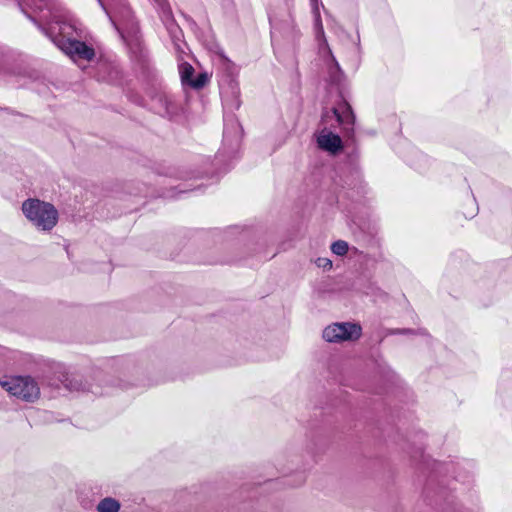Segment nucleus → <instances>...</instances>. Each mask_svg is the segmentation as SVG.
<instances>
[{
	"label": "nucleus",
	"mask_w": 512,
	"mask_h": 512,
	"mask_svg": "<svg viewBox=\"0 0 512 512\" xmlns=\"http://www.w3.org/2000/svg\"><path fill=\"white\" fill-rule=\"evenodd\" d=\"M24 215L38 228L51 230L58 221L56 208L47 202L38 199H28L22 204Z\"/></svg>",
	"instance_id": "f257e3e1"
},
{
	"label": "nucleus",
	"mask_w": 512,
	"mask_h": 512,
	"mask_svg": "<svg viewBox=\"0 0 512 512\" xmlns=\"http://www.w3.org/2000/svg\"><path fill=\"white\" fill-rule=\"evenodd\" d=\"M208 82V76L206 74H200L197 78L190 82L191 86L194 88H202Z\"/></svg>",
	"instance_id": "1a4fd4ad"
},
{
	"label": "nucleus",
	"mask_w": 512,
	"mask_h": 512,
	"mask_svg": "<svg viewBox=\"0 0 512 512\" xmlns=\"http://www.w3.org/2000/svg\"><path fill=\"white\" fill-rule=\"evenodd\" d=\"M333 112L336 115L337 120H338L339 123H344V122H348V121L352 122L353 121V115L350 112L349 108L346 109L345 115L339 114L337 109H333Z\"/></svg>",
	"instance_id": "9d476101"
},
{
	"label": "nucleus",
	"mask_w": 512,
	"mask_h": 512,
	"mask_svg": "<svg viewBox=\"0 0 512 512\" xmlns=\"http://www.w3.org/2000/svg\"><path fill=\"white\" fill-rule=\"evenodd\" d=\"M194 72V69L193 67L188 64V63H185L182 65L181 67V78H182V81H187L190 79V77L192 76Z\"/></svg>",
	"instance_id": "6e6552de"
},
{
	"label": "nucleus",
	"mask_w": 512,
	"mask_h": 512,
	"mask_svg": "<svg viewBox=\"0 0 512 512\" xmlns=\"http://www.w3.org/2000/svg\"><path fill=\"white\" fill-rule=\"evenodd\" d=\"M361 336V327L354 323H334L323 331L327 342H343L357 340Z\"/></svg>",
	"instance_id": "7ed1b4c3"
},
{
	"label": "nucleus",
	"mask_w": 512,
	"mask_h": 512,
	"mask_svg": "<svg viewBox=\"0 0 512 512\" xmlns=\"http://www.w3.org/2000/svg\"><path fill=\"white\" fill-rule=\"evenodd\" d=\"M316 142L321 150L333 155L339 153L343 149V143L340 136L327 129H322L316 134Z\"/></svg>",
	"instance_id": "20e7f679"
},
{
	"label": "nucleus",
	"mask_w": 512,
	"mask_h": 512,
	"mask_svg": "<svg viewBox=\"0 0 512 512\" xmlns=\"http://www.w3.org/2000/svg\"><path fill=\"white\" fill-rule=\"evenodd\" d=\"M348 249L349 245L344 240L335 241L331 245V251L338 256H344L348 252Z\"/></svg>",
	"instance_id": "0eeeda50"
},
{
	"label": "nucleus",
	"mask_w": 512,
	"mask_h": 512,
	"mask_svg": "<svg viewBox=\"0 0 512 512\" xmlns=\"http://www.w3.org/2000/svg\"><path fill=\"white\" fill-rule=\"evenodd\" d=\"M120 504L113 498H105L97 506L98 512H118Z\"/></svg>",
	"instance_id": "423d86ee"
},
{
	"label": "nucleus",
	"mask_w": 512,
	"mask_h": 512,
	"mask_svg": "<svg viewBox=\"0 0 512 512\" xmlns=\"http://www.w3.org/2000/svg\"><path fill=\"white\" fill-rule=\"evenodd\" d=\"M0 385L11 395L25 401H34L40 394L37 383L30 377L18 376L0 379Z\"/></svg>",
	"instance_id": "f03ea898"
},
{
	"label": "nucleus",
	"mask_w": 512,
	"mask_h": 512,
	"mask_svg": "<svg viewBox=\"0 0 512 512\" xmlns=\"http://www.w3.org/2000/svg\"><path fill=\"white\" fill-rule=\"evenodd\" d=\"M64 51L71 56L76 55L85 60H92L95 56L93 48L77 40L69 41L64 47Z\"/></svg>",
	"instance_id": "39448f33"
},
{
	"label": "nucleus",
	"mask_w": 512,
	"mask_h": 512,
	"mask_svg": "<svg viewBox=\"0 0 512 512\" xmlns=\"http://www.w3.org/2000/svg\"><path fill=\"white\" fill-rule=\"evenodd\" d=\"M316 265L325 270H330L332 268V261L328 258L320 257L315 261Z\"/></svg>",
	"instance_id": "9b49d317"
}]
</instances>
